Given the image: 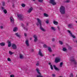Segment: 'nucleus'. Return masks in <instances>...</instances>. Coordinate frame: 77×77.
Listing matches in <instances>:
<instances>
[{"label":"nucleus","mask_w":77,"mask_h":77,"mask_svg":"<svg viewBox=\"0 0 77 77\" xmlns=\"http://www.w3.org/2000/svg\"><path fill=\"white\" fill-rule=\"evenodd\" d=\"M37 20L38 22L36 23V25L37 26H39V25L40 26V29H41V30L42 31H43V32L45 31V29L42 27V24L41 23L42 21L39 18H37Z\"/></svg>","instance_id":"nucleus-1"},{"label":"nucleus","mask_w":77,"mask_h":77,"mask_svg":"<svg viewBox=\"0 0 77 77\" xmlns=\"http://www.w3.org/2000/svg\"><path fill=\"white\" fill-rule=\"evenodd\" d=\"M60 12L61 14H65V7L63 6H61L60 8Z\"/></svg>","instance_id":"nucleus-2"},{"label":"nucleus","mask_w":77,"mask_h":77,"mask_svg":"<svg viewBox=\"0 0 77 77\" xmlns=\"http://www.w3.org/2000/svg\"><path fill=\"white\" fill-rule=\"evenodd\" d=\"M17 17L19 18V19L20 20H23V19L24 18L23 15L21 14H18Z\"/></svg>","instance_id":"nucleus-3"},{"label":"nucleus","mask_w":77,"mask_h":77,"mask_svg":"<svg viewBox=\"0 0 77 77\" xmlns=\"http://www.w3.org/2000/svg\"><path fill=\"white\" fill-rule=\"evenodd\" d=\"M36 71L39 75H37V77H44L43 76L41 75V73L39 72V69L37 68L36 69Z\"/></svg>","instance_id":"nucleus-4"},{"label":"nucleus","mask_w":77,"mask_h":77,"mask_svg":"<svg viewBox=\"0 0 77 77\" xmlns=\"http://www.w3.org/2000/svg\"><path fill=\"white\" fill-rule=\"evenodd\" d=\"M74 57H71V59L70 60L71 62H73L74 64H75V65H76V64H77V62H76V61H75V60H74Z\"/></svg>","instance_id":"nucleus-5"},{"label":"nucleus","mask_w":77,"mask_h":77,"mask_svg":"<svg viewBox=\"0 0 77 77\" xmlns=\"http://www.w3.org/2000/svg\"><path fill=\"white\" fill-rule=\"evenodd\" d=\"M49 2L50 3H51L53 5H55L56 4V3L55 2L54 0H50Z\"/></svg>","instance_id":"nucleus-6"},{"label":"nucleus","mask_w":77,"mask_h":77,"mask_svg":"<svg viewBox=\"0 0 77 77\" xmlns=\"http://www.w3.org/2000/svg\"><path fill=\"white\" fill-rule=\"evenodd\" d=\"M12 47L13 50H16L17 48V45L15 44H13L12 45Z\"/></svg>","instance_id":"nucleus-7"},{"label":"nucleus","mask_w":77,"mask_h":77,"mask_svg":"<svg viewBox=\"0 0 77 77\" xmlns=\"http://www.w3.org/2000/svg\"><path fill=\"white\" fill-rule=\"evenodd\" d=\"M33 37L34 38V42H36V41H38V37H37V36H36V35H34Z\"/></svg>","instance_id":"nucleus-8"},{"label":"nucleus","mask_w":77,"mask_h":77,"mask_svg":"<svg viewBox=\"0 0 77 77\" xmlns=\"http://www.w3.org/2000/svg\"><path fill=\"white\" fill-rule=\"evenodd\" d=\"M60 58H59L57 57L55 59V62L56 63H58V62H60Z\"/></svg>","instance_id":"nucleus-9"},{"label":"nucleus","mask_w":77,"mask_h":77,"mask_svg":"<svg viewBox=\"0 0 77 77\" xmlns=\"http://www.w3.org/2000/svg\"><path fill=\"white\" fill-rule=\"evenodd\" d=\"M10 20L11 23H14V18H13V17H11L10 18Z\"/></svg>","instance_id":"nucleus-10"},{"label":"nucleus","mask_w":77,"mask_h":77,"mask_svg":"<svg viewBox=\"0 0 77 77\" xmlns=\"http://www.w3.org/2000/svg\"><path fill=\"white\" fill-rule=\"evenodd\" d=\"M25 44L27 47H29V41L28 40H26L25 42Z\"/></svg>","instance_id":"nucleus-11"},{"label":"nucleus","mask_w":77,"mask_h":77,"mask_svg":"<svg viewBox=\"0 0 77 77\" xmlns=\"http://www.w3.org/2000/svg\"><path fill=\"white\" fill-rule=\"evenodd\" d=\"M68 32L70 33V35H71V36H72V38H75V36H74V35H73L72 34V33L70 31H68Z\"/></svg>","instance_id":"nucleus-12"},{"label":"nucleus","mask_w":77,"mask_h":77,"mask_svg":"<svg viewBox=\"0 0 77 77\" xmlns=\"http://www.w3.org/2000/svg\"><path fill=\"white\" fill-rule=\"evenodd\" d=\"M32 11H33V8L32 7H31L29 9L28 11V13H30V12H31Z\"/></svg>","instance_id":"nucleus-13"},{"label":"nucleus","mask_w":77,"mask_h":77,"mask_svg":"<svg viewBox=\"0 0 77 77\" xmlns=\"http://www.w3.org/2000/svg\"><path fill=\"white\" fill-rule=\"evenodd\" d=\"M38 54L42 57V56H43L42 54V52H41V51L40 50H39V51Z\"/></svg>","instance_id":"nucleus-14"},{"label":"nucleus","mask_w":77,"mask_h":77,"mask_svg":"<svg viewBox=\"0 0 77 77\" xmlns=\"http://www.w3.org/2000/svg\"><path fill=\"white\" fill-rule=\"evenodd\" d=\"M7 43L8 44V47H10L11 46V42L8 40L7 41Z\"/></svg>","instance_id":"nucleus-15"},{"label":"nucleus","mask_w":77,"mask_h":77,"mask_svg":"<svg viewBox=\"0 0 77 77\" xmlns=\"http://www.w3.org/2000/svg\"><path fill=\"white\" fill-rule=\"evenodd\" d=\"M53 66L55 70H56L57 71H59V69L56 67V65H54Z\"/></svg>","instance_id":"nucleus-16"},{"label":"nucleus","mask_w":77,"mask_h":77,"mask_svg":"<svg viewBox=\"0 0 77 77\" xmlns=\"http://www.w3.org/2000/svg\"><path fill=\"white\" fill-rule=\"evenodd\" d=\"M19 57L20 59H23V58H24V56H23L22 54H20Z\"/></svg>","instance_id":"nucleus-17"},{"label":"nucleus","mask_w":77,"mask_h":77,"mask_svg":"<svg viewBox=\"0 0 77 77\" xmlns=\"http://www.w3.org/2000/svg\"><path fill=\"white\" fill-rule=\"evenodd\" d=\"M51 30H53V31H55V30H56V28L53 26H51Z\"/></svg>","instance_id":"nucleus-18"},{"label":"nucleus","mask_w":77,"mask_h":77,"mask_svg":"<svg viewBox=\"0 0 77 77\" xmlns=\"http://www.w3.org/2000/svg\"><path fill=\"white\" fill-rule=\"evenodd\" d=\"M17 30H18V28L17 27H15L14 28L13 31L14 32H17Z\"/></svg>","instance_id":"nucleus-19"},{"label":"nucleus","mask_w":77,"mask_h":77,"mask_svg":"<svg viewBox=\"0 0 77 77\" xmlns=\"http://www.w3.org/2000/svg\"><path fill=\"white\" fill-rule=\"evenodd\" d=\"M53 23L55 25H57L58 24V22L54 20L53 21Z\"/></svg>","instance_id":"nucleus-20"},{"label":"nucleus","mask_w":77,"mask_h":77,"mask_svg":"<svg viewBox=\"0 0 77 77\" xmlns=\"http://www.w3.org/2000/svg\"><path fill=\"white\" fill-rule=\"evenodd\" d=\"M9 53L11 56H12V54H14V52H11V51H9Z\"/></svg>","instance_id":"nucleus-21"},{"label":"nucleus","mask_w":77,"mask_h":77,"mask_svg":"<svg viewBox=\"0 0 77 77\" xmlns=\"http://www.w3.org/2000/svg\"><path fill=\"white\" fill-rule=\"evenodd\" d=\"M48 51H49V52H51L52 51L51 50V48L50 47H48Z\"/></svg>","instance_id":"nucleus-22"},{"label":"nucleus","mask_w":77,"mask_h":77,"mask_svg":"<svg viewBox=\"0 0 77 77\" xmlns=\"http://www.w3.org/2000/svg\"><path fill=\"white\" fill-rule=\"evenodd\" d=\"M15 35L17 37H18L19 38H20V35L18 34V33H16L15 34Z\"/></svg>","instance_id":"nucleus-23"},{"label":"nucleus","mask_w":77,"mask_h":77,"mask_svg":"<svg viewBox=\"0 0 77 77\" xmlns=\"http://www.w3.org/2000/svg\"><path fill=\"white\" fill-rule=\"evenodd\" d=\"M0 45L1 46H4L5 45V44L4 43L2 42L1 43H0Z\"/></svg>","instance_id":"nucleus-24"},{"label":"nucleus","mask_w":77,"mask_h":77,"mask_svg":"<svg viewBox=\"0 0 77 77\" xmlns=\"http://www.w3.org/2000/svg\"><path fill=\"white\" fill-rule=\"evenodd\" d=\"M7 10H3V12L5 14H7Z\"/></svg>","instance_id":"nucleus-25"},{"label":"nucleus","mask_w":77,"mask_h":77,"mask_svg":"<svg viewBox=\"0 0 77 77\" xmlns=\"http://www.w3.org/2000/svg\"><path fill=\"white\" fill-rule=\"evenodd\" d=\"M2 5L3 6H5V2H2Z\"/></svg>","instance_id":"nucleus-26"},{"label":"nucleus","mask_w":77,"mask_h":77,"mask_svg":"<svg viewBox=\"0 0 77 77\" xmlns=\"http://www.w3.org/2000/svg\"><path fill=\"white\" fill-rule=\"evenodd\" d=\"M44 16H45V17H48V15L46 13L44 14Z\"/></svg>","instance_id":"nucleus-27"},{"label":"nucleus","mask_w":77,"mask_h":77,"mask_svg":"<svg viewBox=\"0 0 77 77\" xmlns=\"http://www.w3.org/2000/svg\"><path fill=\"white\" fill-rule=\"evenodd\" d=\"M21 6H22V7H23V8H24V7H25V6H26V5L24 4H22L21 5Z\"/></svg>","instance_id":"nucleus-28"},{"label":"nucleus","mask_w":77,"mask_h":77,"mask_svg":"<svg viewBox=\"0 0 77 77\" xmlns=\"http://www.w3.org/2000/svg\"><path fill=\"white\" fill-rule=\"evenodd\" d=\"M63 51H66V48H64L63 49Z\"/></svg>","instance_id":"nucleus-29"},{"label":"nucleus","mask_w":77,"mask_h":77,"mask_svg":"<svg viewBox=\"0 0 77 77\" xmlns=\"http://www.w3.org/2000/svg\"><path fill=\"white\" fill-rule=\"evenodd\" d=\"M59 43L61 45H62L63 44V42L61 41H59Z\"/></svg>","instance_id":"nucleus-30"},{"label":"nucleus","mask_w":77,"mask_h":77,"mask_svg":"<svg viewBox=\"0 0 77 77\" xmlns=\"http://www.w3.org/2000/svg\"><path fill=\"white\" fill-rule=\"evenodd\" d=\"M73 73H71L69 77H73Z\"/></svg>","instance_id":"nucleus-31"},{"label":"nucleus","mask_w":77,"mask_h":77,"mask_svg":"<svg viewBox=\"0 0 77 77\" xmlns=\"http://www.w3.org/2000/svg\"><path fill=\"white\" fill-rule=\"evenodd\" d=\"M50 66L51 67V69H53V66H52V65H51Z\"/></svg>","instance_id":"nucleus-32"},{"label":"nucleus","mask_w":77,"mask_h":77,"mask_svg":"<svg viewBox=\"0 0 77 77\" xmlns=\"http://www.w3.org/2000/svg\"><path fill=\"white\" fill-rule=\"evenodd\" d=\"M63 65V63H61L60 64V67H62V65Z\"/></svg>","instance_id":"nucleus-33"},{"label":"nucleus","mask_w":77,"mask_h":77,"mask_svg":"<svg viewBox=\"0 0 77 77\" xmlns=\"http://www.w3.org/2000/svg\"><path fill=\"white\" fill-rule=\"evenodd\" d=\"M43 47L45 48H47V45H43Z\"/></svg>","instance_id":"nucleus-34"},{"label":"nucleus","mask_w":77,"mask_h":77,"mask_svg":"<svg viewBox=\"0 0 77 77\" xmlns=\"http://www.w3.org/2000/svg\"><path fill=\"white\" fill-rule=\"evenodd\" d=\"M46 23H47V24H48L49 23V20H46Z\"/></svg>","instance_id":"nucleus-35"},{"label":"nucleus","mask_w":77,"mask_h":77,"mask_svg":"<svg viewBox=\"0 0 77 77\" xmlns=\"http://www.w3.org/2000/svg\"><path fill=\"white\" fill-rule=\"evenodd\" d=\"M38 2H40L41 3H42V2H43V0H38Z\"/></svg>","instance_id":"nucleus-36"},{"label":"nucleus","mask_w":77,"mask_h":77,"mask_svg":"<svg viewBox=\"0 0 77 77\" xmlns=\"http://www.w3.org/2000/svg\"><path fill=\"white\" fill-rule=\"evenodd\" d=\"M0 29H3V26H0Z\"/></svg>","instance_id":"nucleus-37"},{"label":"nucleus","mask_w":77,"mask_h":77,"mask_svg":"<svg viewBox=\"0 0 77 77\" xmlns=\"http://www.w3.org/2000/svg\"><path fill=\"white\" fill-rule=\"evenodd\" d=\"M66 3H69V0H66Z\"/></svg>","instance_id":"nucleus-38"},{"label":"nucleus","mask_w":77,"mask_h":77,"mask_svg":"<svg viewBox=\"0 0 77 77\" xmlns=\"http://www.w3.org/2000/svg\"><path fill=\"white\" fill-rule=\"evenodd\" d=\"M8 61H9V62H10V61H11V59H10V58H8Z\"/></svg>","instance_id":"nucleus-39"},{"label":"nucleus","mask_w":77,"mask_h":77,"mask_svg":"<svg viewBox=\"0 0 77 77\" xmlns=\"http://www.w3.org/2000/svg\"><path fill=\"white\" fill-rule=\"evenodd\" d=\"M68 26L69 27L71 28L72 27V25L70 24L68 25Z\"/></svg>","instance_id":"nucleus-40"},{"label":"nucleus","mask_w":77,"mask_h":77,"mask_svg":"<svg viewBox=\"0 0 77 77\" xmlns=\"http://www.w3.org/2000/svg\"><path fill=\"white\" fill-rule=\"evenodd\" d=\"M10 77H14V75H10Z\"/></svg>","instance_id":"nucleus-41"},{"label":"nucleus","mask_w":77,"mask_h":77,"mask_svg":"<svg viewBox=\"0 0 77 77\" xmlns=\"http://www.w3.org/2000/svg\"><path fill=\"white\" fill-rule=\"evenodd\" d=\"M24 29L25 30H28V29L27 28H24Z\"/></svg>","instance_id":"nucleus-42"},{"label":"nucleus","mask_w":77,"mask_h":77,"mask_svg":"<svg viewBox=\"0 0 77 77\" xmlns=\"http://www.w3.org/2000/svg\"><path fill=\"white\" fill-rule=\"evenodd\" d=\"M24 35L25 36H26V37L27 36V34H26V33H24Z\"/></svg>","instance_id":"nucleus-43"},{"label":"nucleus","mask_w":77,"mask_h":77,"mask_svg":"<svg viewBox=\"0 0 77 77\" xmlns=\"http://www.w3.org/2000/svg\"><path fill=\"white\" fill-rule=\"evenodd\" d=\"M52 41H55V39H54V38H52Z\"/></svg>","instance_id":"nucleus-44"},{"label":"nucleus","mask_w":77,"mask_h":77,"mask_svg":"<svg viewBox=\"0 0 77 77\" xmlns=\"http://www.w3.org/2000/svg\"><path fill=\"white\" fill-rule=\"evenodd\" d=\"M1 8L2 10H3L4 9H5V8L3 7H1Z\"/></svg>","instance_id":"nucleus-45"},{"label":"nucleus","mask_w":77,"mask_h":77,"mask_svg":"<svg viewBox=\"0 0 77 77\" xmlns=\"http://www.w3.org/2000/svg\"><path fill=\"white\" fill-rule=\"evenodd\" d=\"M57 28H58V30H60V27H59V26H57Z\"/></svg>","instance_id":"nucleus-46"},{"label":"nucleus","mask_w":77,"mask_h":77,"mask_svg":"<svg viewBox=\"0 0 77 77\" xmlns=\"http://www.w3.org/2000/svg\"><path fill=\"white\" fill-rule=\"evenodd\" d=\"M52 76H53V77H55V74H52Z\"/></svg>","instance_id":"nucleus-47"},{"label":"nucleus","mask_w":77,"mask_h":77,"mask_svg":"<svg viewBox=\"0 0 77 77\" xmlns=\"http://www.w3.org/2000/svg\"><path fill=\"white\" fill-rule=\"evenodd\" d=\"M38 65H39V63H37L36 64V66H38Z\"/></svg>","instance_id":"nucleus-48"},{"label":"nucleus","mask_w":77,"mask_h":77,"mask_svg":"<svg viewBox=\"0 0 77 77\" xmlns=\"http://www.w3.org/2000/svg\"><path fill=\"white\" fill-rule=\"evenodd\" d=\"M22 27H23L24 26V24H23L22 23Z\"/></svg>","instance_id":"nucleus-49"},{"label":"nucleus","mask_w":77,"mask_h":77,"mask_svg":"<svg viewBox=\"0 0 77 77\" xmlns=\"http://www.w3.org/2000/svg\"><path fill=\"white\" fill-rule=\"evenodd\" d=\"M48 64L50 65H51V63H49Z\"/></svg>","instance_id":"nucleus-50"},{"label":"nucleus","mask_w":77,"mask_h":77,"mask_svg":"<svg viewBox=\"0 0 77 77\" xmlns=\"http://www.w3.org/2000/svg\"><path fill=\"white\" fill-rule=\"evenodd\" d=\"M14 6H15L14 5H12L13 8H14Z\"/></svg>","instance_id":"nucleus-51"},{"label":"nucleus","mask_w":77,"mask_h":77,"mask_svg":"<svg viewBox=\"0 0 77 77\" xmlns=\"http://www.w3.org/2000/svg\"><path fill=\"white\" fill-rule=\"evenodd\" d=\"M31 51H34V50L33 49H32L31 50Z\"/></svg>","instance_id":"nucleus-52"},{"label":"nucleus","mask_w":77,"mask_h":77,"mask_svg":"<svg viewBox=\"0 0 77 77\" xmlns=\"http://www.w3.org/2000/svg\"><path fill=\"white\" fill-rule=\"evenodd\" d=\"M29 39H30V40H32V38H29Z\"/></svg>","instance_id":"nucleus-53"},{"label":"nucleus","mask_w":77,"mask_h":77,"mask_svg":"<svg viewBox=\"0 0 77 77\" xmlns=\"http://www.w3.org/2000/svg\"><path fill=\"white\" fill-rule=\"evenodd\" d=\"M54 56V54H53V56Z\"/></svg>","instance_id":"nucleus-54"},{"label":"nucleus","mask_w":77,"mask_h":77,"mask_svg":"<svg viewBox=\"0 0 77 77\" xmlns=\"http://www.w3.org/2000/svg\"><path fill=\"white\" fill-rule=\"evenodd\" d=\"M33 2H35V0H32Z\"/></svg>","instance_id":"nucleus-55"},{"label":"nucleus","mask_w":77,"mask_h":77,"mask_svg":"<svg viewBox=\"0 0 77 77\" xmlns=\"http://www.w3.org/2000/svg\"><path fill=\"white\" fill-rule=\"evenodd\" d=\"M28 23H27V25H28Z\"/></svg>","instance_id":"nucleus-56"},{"label":"nucleus","mask_w":77,"mask_h":77,"mask_svg":"<svg viewBox=\"0 0 77 77\" xmlns=\"http://www.w3.org/2000/svg\"><path fill=\"white\" fill-rule=\"evenodd\" d=\"M76 43H77V41H76Z\"/></svg>","instance_id":"nucleus-57"}]
</instances>
